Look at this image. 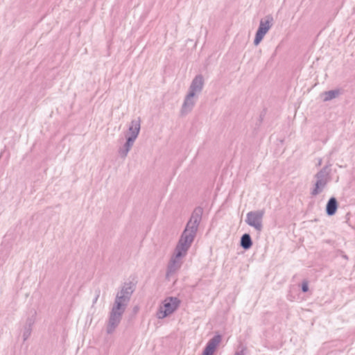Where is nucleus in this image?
<instances>
[{"label": "nucleus", "instance_id": "nucleus-1", "mask_svg": "<svg viewBox=\"0 0 355 355\" xmlns=\"http://www.w3.org/2000/svg\"><path fill=\"white\" fill-rule=\"evenodd\" d=\"M202 214L203 209L200 207H198L193 210L176 245L175 251L187 254L196 236Z\"/></svg>", "mask_w": 355, "mask_h": 355}, {"label": "nucleus", "instance_id": "nucleus-2", "mask_svg": "<svg viewBox=\"0 0 355 355\" xmlns=\"http://www.w3.org/2000/svg\"><path fill=\"white\" fill-rule=\"evenodd\" d=\"M134 291L130 284H125L116 295L110 311L124 313L130 302L131 295Z\"/></svg>", "mask_w": 355, "mask_h": 355}, {"label": "nucleus", "instance_id": "nucleus-3", "mask_svg": "<svg viewBox=\"0 0 355 355\" xmlns=\"http://www.w3.org/2000/svg\"><path fill=\"white\" fill-rule=\"evenodd\" d=\"M180 300L175 297H169L164 300L157 312V317L163 319L172 314L179 306Z\"/></svg>", "mask_w": 355, "mask_h": 355}, {"label": "nucleus", "instance_id": "nucleus-4", "mask_svg": "<svg viewBox=\"0 0 355 355\" xmlns=\"http://www.w3.org/2000/svg\"><path fill=\"white\" fill-rule=\"evenodd\" d=\"M315 178L316 179V182L315 184V187L311 191L312 196H317L320 193L327 183L330 181V175H329V170L327 167L322 168L319 172H318L315 175Z\"/></svg>", "mask_w": 355, "mask_h": 355}, {"label": "nucleus", "instance_id": "nucleus-5", "mask_svg": "<svg viewBox=\"0 0 355 355\" xmlns=\"http://www.w3.org/2000/svg\"><path fill=\"white\" fill-rule=\"evenodd\" d=\"M274 22L272 16L268 15L264 18L261 19L259 22V28L257 31L254 40V44L257 46L263 39L266 34L272 28Z\"/></svg>", "mask_w": 355, "mask_h": 355}, {"label": "nucleus", "instance_id": "nucleus-6", "mask_svg": "<svg viewBox=\"0 0 355 355\" xmlns=\"http://www.w3.org/2000/svg\"><path fill=\"white\" fill-rule=\"evenodd\" d=\"M186 255L185 254L174 250V253L168 264L166 278L169 279L171 276L173 275L180 269L183 263L182 259L186 257Z\"/></svg>", "mask_w": 355, "mask_h": 355}, {"label": "nucleus", "instance_id": "nucleus-7", "mask_svg": "<svg viewBox=\"0 0 355 355\" xmlns=\"http://www.w3.org/2000/svg\"><path fill=\"white\" fill-rule=\"evenodd\" d=\"M263 210L252 211L247 214L245 223L254 227L257 232H261L263 229Z\"/></svg>", "mask_w": 355, "mask_h": 355}, {"label": "nucleus", "instance_id": "nucleus-8", "mask_svg": "<svg viewBox=\"0 0 355 355\" xmlns=\"http://www.w3.org/2000/svg\"><path fill=\"white\" fill-rule=\"evenodd\" d=\"M123 313L110 311L107 323L106 331L108 334H112L120 324Z\"/></svg>", "mask_w": 355, "mask_h": 355}, {"label": "nucleus", "instance_id": "nucleus-9", "mask_svg": "<svg viewBox=\"0 0 355 355\" xmlns=\"http://www.w3.org/2000/svg\"><path fill=\"white\" fill-rule=\"evenodd\" d=\"M196 96L188 93L185 96L184 103L180 110L181 115L185 116L191 112L196 103Z\"/></svg>", "mask_w": 355, "mask_h": 355}, {"label": "nucleus", "instance_id": "nucleus-10", "mask_svg": "<svg viewBox=\"0 0 355 355\" xmlns=\"http://www.w3.org/2000/svg\"><path fill=\"white\" fill-rule=\"evenodd\" d=\"M141 129V119L137 118L133 119L129 125L128 132L125 135L126 139H131L135 141L137 138Z\"/></svg>", "mask_w": 355, "mask_h": 355}, {"label": "nucleus", "instance_id": "nucleus-11", "mask_svg": "<svg viewBox=\"0 0 355 355\" xmlns=\"http://www.w3.org/2000/svg\"><path fill=\"white\" fill-rule=\"evenodd\" d=\"M203 86L204 78L202 75H198L193 79L188 93L197 96L202 92Z\"/></svg>", "mask_w": 355, "mask_h": 355}, {"label": "nucleus", "instance_id": "nucleus-12", "mask_svg": "<svg viewBox=\"0 0 355 355\" xmlns=\"http://www.w3.org/2000/svg\"><path fill=\"white\" fill-rule=\"evenodd\" d=\"M221 340V336H214L207 343L202 355H214L217 347L220 343Z\"/></svg>", "mask_w": 355, "mask_h": 355}, {"label": "nucleus", "instance_id": "nucleus-13", "mask_svg": "<svg viewBox=\"0 0 355 355\" xmlns=\"http://www.w3.org/2000/svg\"><path fill=\"white\" fill-rule=\"evenodd\" d=\"M134 143L135 141H133L131 139H126V142L123 146L119 150V154L121 158L124 159L127 157L129 151L133 146Z\"/></svg>", "mask_w": 355, "mask_h": 355}, {"label": "nucleus", "instance_id": "nucleus-14", "mask_svg": "<svg viewBox=\"0 0 355 355\" xmlns=\"http://www.w3.org/2000/svg\"><path fill=\"white\" fill-rule=\"evenodd\" d=\"M338 209V202L334 197L331 198L326 206V212L329 216L334 215Z\"/></svg>", "mask_w": 355, "mask_h": 355}, {"label": "nucleus", "instance_id": "nucleus-15", "mask_svg": "<svg viewBox=\"0 0 355 355\" xmlns=\"http://www.w3.org/2000/svg\"><path fill=\"white\" fill-rule=\"evenodd\" d=\"M340 94V89H334L322 92L320 96L322 97L323 101L327 102L338 97Z\"/></svg>", "mask_w": 355, "mask_h": 355}, {"label": "nucleus", "instance_id": "nucleus-16", "mask_svg": "<svg viewBox=\"0 0 355 355\" xmlns=\"http://www.w3.org/2000/svg\"><path fill=\"white\" fill-rule=\"evenodd\" d=\"M240 244L241 246L245 250H248L252 247V241L249 234H244L241 236Z\"/></svg>", "mask_w": 355, "mask_h": 355}, {"label": "nucleus", "instance_id": "nucleus-17", "mask_svg": "<svg viewBox=\"0 0 355 355\" xmlns=\"http://www.w3.org/2000/svg\"><path fill=\"white\" fill-rule=\"evenodd\" d=\"M32 332V327L24 325L23 328V340L24 341H26L31 335Z\"/></svg>", "mask_w": 355, "mask_h": 355}, {"label": "nucleus", "instance_id": "nucleus-18", "mask_svg": "<svg viewBox=\"0 0 355 355\" xmlns=\"http://www.w3.org/2000/svg\"><path fill=\"white\" fill-rule=\"evenodd\" d=\"M35 313H36L35 312L34 314L31 317H28L26 319L24 325H26V326H28V327H33V325L34 324V323L35 322Z\"/></svg>", "mask_w": 355, "mask_h": 355}, {"label": "nucleus", "instance_id": "nucleus-19", "mask_svg": "<svg viewBox=\"0 0 355 355\" xmlns=\"http://www.w3.org/2000/svg\"><path fill=\"white\" fill-rule=\"evenodd\" d=\"M302 290L303 292H307L309 290L308 283L306 282H304L302 285Z\"/></svg>", "mask_w": 355, "mask_h": 355}, {"label": "nucleus", "instance_id": "nucleus-20", "mask_svg": "<svg viewBox=\"0 0 355 355\" xmlns=\"http://www.w3.org/2000/svg\"><path fill=\"white\" fill-rule=\"evenodd\" d=\"M235 355H245L244 349H241V351L236 352Z\"/></svg>", "mask_w": 355, "mask_h": 355}, {"label": "nucleus", "instance_id": "nucleus-21", "mask_svg": "<svg viewBox=\"0 0 355 355\" xmlns=\"http://www.w3.org/2000/svg\"><path fill=\"white\" fill-rule=\"evenodd\" d=\"M98 296H99L98 295H96V297H95V299H94V303H96V301H97V300H98Z\"/></svg>", "mask_w": 355, "mask_h": 355}, {"label": "nucleus", "instance_id": "nucleus-22", "mask_svg": "<svg viewBox=\"0 0 355 355\" xmlns=\"http://www.w3.org/2000/svg\"><path fill=\"white\" fill-rule=\"evenodd\" d=\"M321 159H320V161L318 162V164L320 165L321 164Z\"/></svg>", "mask_w": 355, "mask_h": 355}]
</instances>
